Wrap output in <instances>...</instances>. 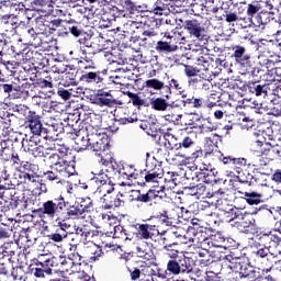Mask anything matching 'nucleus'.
<instances>
[{"mask_svg": "<svg viewBox=\"0 0 281 281\" xmlns=\"http://www.w3.org/2000/svg\"><path fill=\"white\" fill-rule=\"evenodd\" d=\"M165 170L162 165L159 164L156 157L146 160V175L145 182L146 186H150L153 189H149L146 193H142V191L137 190V196L134 199L135 201L144 204L153 205L160 203L167 198V193L165 192V187L159 186L161 180H164Z\"/></svg>", "mask_w": 281, "mask_h": 281, "instance_id": "nucleus-1", "label": "nucleus"}, {"mask_svg": "<svg viewBox=\"0 0 281 281\" xmlns=\"http://www.w3.org/2000/svg\"><path fill=\"white\" fill-rule=\"evenodd\" d=\"M162 137L166 148L183 151L184 154H182L181 157H183L188 164L196 162L205 156V151L201 146H198L195 137L192 134L181 133L176 137L173 134L165 133Z\"/></svg>", "mask_w": 281, "mask_h": 281, "instance_id": "nucleus-2", "label": "nucleus"}, {"mask_svg": "<svg viewBox=\"0 0 281 281\" xmlns=\"http://www.w3.org/2000/svg\"><path fill=\"white\" fill-rule=\"evenodd\" d=\"M66 205L67 203L65 202L64 195H59L42 203L41 198L31 194L24 199V203L22 204L21 210L30 209L32 213L38 214L40 217L54 220L55 216L59 214Z\"/></svg>", "mask_w": 281, "mask_h": 281, "instance_id": "nucleus-3", "label": "nucleus"}, {"mask_svg": "<svg viewBox=\"0 0 281 281\" xmlns=\"http://www.w3.org/2000/svg\"><path fill=\"white\" fill-rule=\"evenodd\" d=\"M79 81L82 83H102L108 70H99L95 53L81 48L80 60L78 61Z\"/></svg>", "mask_w": 281, "mask_h": 281, "instance_id": "nucleus-4", "label": "nucleus"}, {"mask_svg": "<svg viewBox=\"0 0 281 281\" xmlns=\"http://www.w3.org/2000/svg\"><path fill=\"white\" fill-rule=\"evenodd\" d=\"M58 154H50L48 159L50 161V169L56 170L65 180L75 176L76 171V156L66 146L57 148Z\"/></svg>", "mask_w": 281, "mask_h": 281, "instance_id": "nucleus-5", "label": "nucleus"}, {"mask_svg": "<svg viewBox=\"0 0 281 281\" xmlns=\"http://www.w3.org/2000/svg\"><path fill=\"white\" fill-rule=\"evenodd\" d=\"M94 176H98L93 178L95 182L101 183V187L98 188V190L100 191L106 190V193L103 194L101 198V201L103 203V209L112 210V209L124 206L125 202L121 199L123 194L120 195L116 192H114L115 188L113 186L108 188V184H111L112 181L108 177V175H105L104 170H100L98 173H94Z\"/></svg>", "mask_w": 281, "mask_h": 281, "instance_id": "nucleus-6", "label": "nucleus"}, {"mask_svg": "<svg viewBox=\"0 0 281 281\" xmlns=\"http://www.w3.org/2000/svg\"><path fill=\"white\" fill-rule=\"evenodd\" d=\"M250 261L263 272L269 273L273 269V263H281L278 255L271 254L269 247L259 248L250 254Z\"/></svg>", "mask_w": 281, "mask_h": 281, "instance_id": "nucleus-7", "label": "nucleus"}, {"mask_svg": "<svg viewBox=\"0 0 281 281\" xmlns=\"http://www.w3.org/2000/svg\"><path fill=\"white\" fill-rule=\"evenodd\" d=\"M193 269L194 267L192 259L183 255L180 256V258L168 260L165 274L169 273L172 276H179L184 273H191L193 272Z\"/></svg>", "mask_w": 281, "mask_h": 281, "instance_id": "nucleus-8", "label": "nucleus"}, {"mask_svg": "<svg viewBox=\"0 0 281 281\" xmlns=\"http://www.w3.org/2000/svg\"><path fill=\"white\" fill-rule=\"evenodd\" d=\"M236 193H239V199H236L235 203L239 210H245L247 203L249 205H258L262 202V194L258 192H247L240 190V188L235 189Z\"/></svg>", "mask_w": 281, "mask_h": 281, "instance_id": "nucleus-9", "label": "nucleus"}, {"mask_svg": "<svg viewBox=\"0 0 281 281\" xmlns=\"http://www.w3.org/2000/svg\"><path fill=\"white\" fill-rule=\"evenodd\" d=\"M26 61H31L34 68L45 69L49 66V58L45 50L30 49L25 56Z\"/></svg>", "mask_w": 281, "mask_h": 281, "instance_id": "nucleus-10", "label": "nucleus"}, {"mask_svg": "<svg viewBox=\"0 0 281 281\" xmlns=\"http://www.w3.org/2000/svg\"><path fill=\"white\" fill-rule=\"evenodd\" d=\"M135 229H136V236L143 240L154 239L156 236L160 235L159 226L156 224L137 223L135 225Z\"/></svg>", "mask_w": 281, "mask_h": 281, "instance_id": "nucleus-11", "label": "nucleus"}, {"mask_svg": "<svg viewBox=\"0 0 281 281\" xmlns=\"http://www.w3.org/2000/svg\"><path fill=\"white\" fill-rule=\"evenodd\" d=\"M64 125L60 121L52 120L46 123L42 136L45 139L57 142L59 134L64 133Z\"/></svg>", "mask_w": 281, "mask_h": 281, "instance_id": "nucleus-12", "label": "nucleus"}, {"mask_svg": "<svg viewBox=\"0 0 281 281\" xmlns=\"http://www.w3.org/2000/svg\"><path fill=\"white\" fill-rule=\"evenodd\" d=\"M25 125L34 135L43 136L45 127H43L41 116L35 111H29L25 116Z\"/></svg>", "mask_w": 281, "mask_h": 281, "instance_id": "nucleus-13", "label": "nucleus"}, {"mask_svg": "<svg viewBox=\"0 0 281 281\" xmlns=\"http://www.w3.org/2000/svg\"><path fill=\"white\" fill-rule=\"evenodd\" d=\"M231 225L236 227L240 232L248 234L249 233V228L256 227V218L254 217L252 214H249V213L243 214L241 213L239 215L238 220L235 221Z\"/></svg>", "mask_w": 281, "mask_h": 281, "instance_id": "nucleus-14", "label": "nucleus"}, {"mask_svg": "<svg viewBox=\"0 0 281 281\" xmlns=\"http://www.w3.org/2000/svg\"><path fill=\"white\" fill-rule=\"evenodd\" d=\"M94 103L100 106L113 108L117 104V100L114 98L111 90L106 91L100 89L97 91Z\"/></svg>", "mask_w": 281, "mask_h": 281, "instance_id": "nucleus-15", "label": "nucleus"}, {"mask_svg": "<svg viewBox=\"0 0 281 281\" xmlns=\"http://www.w3.org/2000/svg\"><path fill=\"white\" fill-rule=\"evenodd\" d=\"M139 127L145 131L148 136H151L156 143L160 144L162 132L159 124L150 121H142Z\"/></svg>", "mask_w": 281, "mask_h": 281, "instance_id": "nucleus-16", "label": "nucleus"}, {"mask_svg": "<svg viewBox=\"0 0 281 281\" xmlns=\"http://www.w3.org/2000/svg\"><path fill=\"white\" fill-rule=\"evenodd\" d=\"M269 87L271 83H260V80L249 81L246 85V91L256 97H269Z\"/></svg>", "mask_w": 281, "mask_h": 281, "instance_id": "nucleus-17", "label": "nucleus"}, {"mask_svg": "<svg viewBox=\"0 0 281 281\" xmlns=\"http://www.w3.org/2000/svg\"><path fill=\"white\" fill-rule=\"evenodd\" d=\"M232 50H233V54L231 57L241 68H245L251 61V56L247 53V48L240 45H236V46H233Z\"/></svg>", "mask_w": 281, "mask_h": 281, "instance_id": "nucleus-18", "label": "nucleus"}, {"mask_svg": "<svg viewBox=\"0 0 281 281\" xmlns=\"http://www.w3.org/2000/svg\"><path fill=\"white\" fill-rule=\"evenodd\" d=\"M160 268L157 263L153 266H147L142 262V281H154V277H159L161 279H167V274L160 273Z\"/></svg>", "mask_w": 281, "mask_h": 281, "instance_id": "nucleus-19", "label": "nucleus"}, {"mask_svg": "<svg viewBox=\"0 0 281 281\" xmlns=\"http://www.w3.org/2000/svg\"><path fill=\"white\" fill-rule=\"evenodd\" d=\"M15 194L16 190L14 188H8L3 191L4 200L0 202V211L9 212L11 210H15Z\"/></svg>", "mask_w": 281, "mask_h": 281, "instance_id": "nucleus-20", "label": "nucleus"}, {"mask_svg": "<svg viewBox=\"0 0 281 281\" xmlns=\"http://www.w3.org/2000/svg\"><path fill=\"white\" fill-rule=\"evenodd\" d=\"M184 30L191 37L201 40L205 33V29L198 20H188L184 22Z\"/></svg>", "mask_w": 281, "mask_h": 281, "instance_id": "nucleus-21", "label": "nucleus"}, {"mask_svg": "<svg viewBox=\"0 0 281 281\" xmlns=\"http://www.w3.org/2000/svg\"><path fill=\"white\" fill-rule=\"evenodd\" d=\"M64 202L66 203V205L61 209V213L63 215H65V218L78 220L80 217H83V214L81 213L77 201L72 205H70V202L66 201V199H64Z\"/></svg>", "mask_w": 281, "mask_h": 281, "instance_id": "nucleus-22", "label": "nucleus"}, {"mask_svg": "<svg viewBox=\"0 0 281 281\" xmlns=\"http://www.w3.org/2000/svg\"><path fill=\"white\" fill-rule=\"evenodd\" d=\"M65 35L71 34L75 37L85 36L86 32L81 23L76 22L75 20H69L64 23V30H61Z\"/></svg>", "mask_w": 281, "mask_h": 281, "instance_id": "nucleus-23", "label": "nucleus"}, {"mask_svg": "<svg viewBox=\"0 0 281 281\" xmlns=\"http://www.w3.org/2000/svg\"><path fill=\"white\" fill-rule=\"evenodd\" d=\"M173 0H157L151 9L148 11H153L157 15H167L169 12H172Z\"/></svg>", "mask_w": 281, "mask_h": 281, "instance_id": "nucleus-24", "label": "nucleus"}, {"mask_svg": "<svg viewBox=\"0 0 281 281\" xmlns=\"http://www.w3.org/2000/svg\"><path fill=\"white\" fill-rule=\"evenodd\" d=\"M212 198L224 200L229 203L234 202L235 205L236 200L240 199V196H236V194H238L237 192L234 193V191H232L228 188H220L218 190H212Z\"/></svg>", "mask_w": 281, "mask_h": 281, "instance_id": "nucleus-25", "label": "nucleus"}, {"mask_svg": "<svg viewBox=\"0 0 281 281\" xmlns=\"http://www.w3.org/2000/svg\"><path fill=\"white\" fill-rule=\"evenodd\" d=\"M238 274L241 279L244 278L249 281H258V278H260V272L256 270V267L246 262H241Z\"/></svg>", "mask_w": 281, "mask_h": 281, "instance_id": "nucleus-26", "label": "nucleus"}, {"mask_svg": "<svg viewBox=\"0 0 281 281\" xmlns=\"http://www.w3.org/2000/svg\"><path fill=\"white\" fill-rule=\"evenodd\" d=\"M172 89L177 90L179 92V95L181 98H187V92L184 90V85L179 81L178 79H171L169 81V86L165 87L166 94L164 95L166 99L170 100L172 95Z\"/></svg>", "mask_w": 281, "mask_h": 281, "instance_id": "nucleus-27", "label": "nucleus"}, {"mask_svg": "<svg viewBox=\"0 0 281 281\" xmlns=\"http://www.w3.org/2000/svg\"><path fill=\"white\" fill-rule=\"evenodd\" d=\"M182 105L186 109L200 110L205 106V100H203L202 97H194L186 93V98H182Z\"/></svg>", "mask_w": 281, "mask_h": 281, "instance_id": "nucleus-28", "label": "nucleus"}, {"mask_svg": "<svg viewBox=\"0 0 281 281\" xmlns=\"http://www.w3.org/2000/svg\"><path fill=\"white\" fill-rule=\"evenodd\" d=\"M184 189H189L190 194L200 198H209L212 199V191L207 189V186L200 183L196 186L190 184L189 187H186Z\"/></svg>", "mask_w": 281, "mask_h": 281, "instance_id": "nucleus-29", "label": "nucleus"}, {"mask_svg": "<svg viewBox=\"0 0 281 281\" xmlns=\"http://www.w3.org/2000/svg\"><path fill=\"white\" fill-rule=\"evenodd\" d=\"M1 249L2 259L7 258L8 261H14L13 258L19 251V244L14 241L4 243Z\"/></svg>", "mask_w": 281, "mask_h": 281, "instance_id": "nucleus-30", "label": "nucleus"}, {"mask_svg": "<svg viewBox=\"0 0 281 281\" xmlns=\"http://www.w3.org/2000/svg\"><path fill=\"white\" fill-rule=\"evenodd\" d=\"M156 15V13L149 11L143 19H136V21L147 26L149 31H155L156 29H159L161 24V20L157 19Z\"/></svg>", "mask_w": 281, "mask_h": 281, "instance_id": "nucleus-31", "label": "nucleus"}, {"mask_svg": "<svg viewBox=\"0 0 281 281\" xmlns=\"http://www.w3.org/2000/svg\"><path fill=\"white\" fill-rule=\"evenodd\" d=\"M222 266L225 268H228L232 270V274L234 273H239L240 272V267H243V262L240 261V258H236L232 255H226L223 258Z\"/></svg>", "mask_w": 281, "mask_h": 281, "instance_id": "nucleus-32", "label": "nucleus"}, {"mask_svg": "<svg viewBox=\"0 0 281 281\" xmlns=\"http://www.w3.org/2000/svg\"><path fill=\"white\" fill-rule=\"evenodd\" d=\"M29 52H31V49L24 47L22 43H9L5 50L8 55L22 56L23 60H26Z\"/></svg>", "mask_w": 281, "mask_h": 281, "instance_id": "nucleus-33", "label": "nucleus"}, {"mask_svg": "<svg viewBox=\"0 0 281 281\" xmlns=\"http://www.w3.org/2000/svg\"><path fill=\"white\" fill-rule=\"evenodd\" d=\"M95 137V142L91 143L89 148L94 153V156H98L99 154L111 147V145L108 136L101 138L99 136Z\"/></svg>", "mask_w": 281, "mask_h": 281, "instance_id": "nucleus-34", "label": "nucleus"}, {"mask_svg": "<svg viewBox=\"0 0 281 281\" xmlns=\"http://www.w3.org/2000/svg\"><path fill=\"white\" fill-rule=\"evenodd\" d=\"M85 255L88 257L91 261H97L104 255L102 247L99 245H95L93 243H90L89 245L85 246Z\"/></svg>", "mask_w": 281, "mask_h": 281, "instance_id": "nucleus-35", "label": "nucleus"}, {"mask_svg": "<svg viewBox=\"0 0 281 281\" xmlns=\"http://www.w3.org/2000/svg\"><path fill=\"white\" fill-rule=\"evenodd\" d=\"M82 133L85 132H78L74 138L76 145L75 149H77V151H85L91 146V138L89 137V134L82 135Z\"/></svg>", "mask_w": 281, "mask_h": 281, "instance_id": "nucleus-36", "label": "nucleus"}, {"mask_svg": "<svg viewBox=\"0 0 281 281\" xmlns=\"http://www.w3.org/2000/svg\"><path fill=\"white\" fill-rule=\"evenodd\" d=\"M26 37H27V43L31 46H34L35 48L42 47L44 38H47L46 35L36 32L34 29L27 30Z\"/></svg>", "mask_w": 281, "mask_h": 281, "instance_id": "nucleus-37", "label": "nucleus"}, {"mask_svg": "<svg viewBox=\"0 0 281 281\" xmlns=\"http://www.w3.org/2000/svg\"><path fill=\"white\" fill-rule=\"evenodd\" d=\"M150 106L153 110L157 112H165L169 111L172 105L169 103L168 99L161 98V97H153L150 99Z\"/></svg>", "mask_w": 281, "mask_h": 281, "instance_id": "nucleus-38", "label": "nucleus"}, {"mask_svg": "<svg viewBox=\"0 0 281 281\" xmlns=\"http://www.w3.org/2000/svg\"><path fill=\"white\" fill-rule=\"evenodd\" d=\"M192 180L203 181L206 183H212L213 181H216V179L214 178V172L206 168H200L198 171H195Z\"/></svg>", "mask_w": 281, "mask_h": 281, "instance_id": "nucleus-39", "label": "nucleus"}, {"mask_svg": "<svg viewBox=\"0 0 281 281\" xmlns=\"http://www.w3.org/2000/svg\"><path fill=\"white\" fill-rule=\"evenodd\" d=\"M212 77V75L210 72H205L195 76L192 80H191V85L195 88H202L204 90H209L210 89V78Z\"/></svg>", "mask_w": 281, "mask_h": 281, "instance_id": "nucleus-40", "label": "nucleus"}, {"mask_svg": "<svg viewBox=\"0 0 281 281\" xmlns=\"http://www.w3.org/2000/svg\"><path fill=\"white\" fill-rule=\"evenodd\" d=\"M122 113L124 117L119 119V123L122 125L138 121V115L134 112L133 108L124 106L122 108Z\"/></svg>", "mask_w": 281, "mask_h": 281, "instance_id": "nucleus-41", "label": "nucleus"}, {"mask_svg": "<svg viewBox=\"0 0 281 281\" xmlns=\"http://www.w3.org/2000/svg\"><path fill=\"white\" fill-rule=\"evenodd\" d=\"M267 147L261 149L262 156H266V159L269 161H273L281 157V148L278 146L267 145Z\"/></svg>", "mask_w": 281, "mask_h": 281, "instance_id": "nucleus-42", "label": "nucleus"}, {"mask_svg": "<svg viewBox=\"0 0 281 281\" xmlns=\"http://www.w3.org/2000/svg\"><path fill=\"white\" fill-rule=\"evenodd\" d=\"M95 157H97L98 162L104 167L113 165V162L115 161L114 154L111 151L110 147L108 149H105L104 151H101L98 155H95Z\"/></svg>", "mask_w": 281, "mask_h": 281, "instance_id": "nucleus-43", "label": "nucleus"}, {"mask_svg": "<svg viewBox=\"0 0 281 281\" xmlns=\"http://www.w3.org/2000/svg\"><path fill=\"white\" fill-rule=\"evenodd\" d=\"M259 239L263 247H268V249H270L271 246H278L281 243L280 236L271 234V232L269 234H262Z\"/></svg>", "mask_w": 281, "mask_h": 281, "instance_id": "nucleus-44", "label": "nucleus"}, {"mask_svg": "<svg viewBox=\"0 0 281 281\" xmlns=\"http://www.w3.org/2000/svg\"><path fill=\"white\" fill-rule=\"evenodd\" d=\"M143 261H134L131 266L127 267L130 272L131 280L133 281H142L143 278V269H142Z\"/></svg>", "mask_w": 281, "mask_h": 281, "instance_id": "nucleus-45", "label": "nucleus"}, {"mask_svg": "<svg viewBox=\"0 0 281 281\" xmlns=\"http://www.w3.org/2000/svg\"><path fill=\"white\" fill-rule=\"evenodd\" d=\"M54 218H56V231L68 232V229L71 228V224L67 222L70 218H66V215L63 213V211L54 215Z\"/></svg>", "mask_w": 281, "mask_h": 281, "instance_id": "nucleus-46", "label": "nucleus"}, {"mask_svg": "<svg viewBox=\"0 0 281 281\" xmlns=\"http://www.w3.org/2000/svg\"><path fill=\"white\" fill-rule=\"evenodd\" d=\"M45 262L49 263V266L52 267H59L58 271L60 272H63L64 267H66L67 265L68 267L74 266V262L69 258L63 256H59L58 258L54 257L52 259L45 260Z\"/></svg>", "mask_w": 281, "mask_h": 281, "instance_id": "nucleus-47", "label": "nucleus"}, {"mask_svg": "<svg viewBox=\"0 0 281 281\" xmlns=\"http://www.w3.org/2000/svg\"><path fill=\"white\" fill-rule=\"evenodd\" d=\"M158 33L155 31H144L142 37H138L136 42H139V45L145 48H150L153 46V37L157 36Z\"/></svg>", "mask_w": 281, "mask_h": 281, "instance_id": "nucleus-48", "label": "nucleus"}, {"mask_svg": "<svg viewBox=\"0 0 281 281\" xmlns=\"http://www.w3.org/2000/svg\"><path fill=\"white\" fill-rule=\"evenodd\" d=\"M49 18H37L35 21V30L37 33L43 34L44 36H47L49 34Z\"/></svg>", "mask_w": 281, "mask_h": 281, "instance_id": "nucleus-49", "label": "nucleus"}, {"mask_svg": "<svg viewBox=\"0 0 281 281\" xmlns=\"http://www.w3.org/2000/svg\"><path fill=\"white\" fill-rule=\"evenodd\" d=\"M263 46H266V49L269 54H278V52H281V32L277 33L276 41H266Z\"/></svg>", "mask_w": 281, "mask_h": 281, "instance_id": "nucleus-50", "label": "nucleus"}, {"mask_svg": "<svg viewBox=\"0 0 281 281\" xmlns=\"http://www.w3.org/2000/svg\"><path fill=\"white\" fill-rule=\"evenodd\" d=\"M0 47H1V50H0L1 60L7 66V68H10V66H18L16 61H7L3 59V55L7 54L9 43L7 40V35L1 33H0Z\"/></svg>", "mask_w": 281, "mask_h": 281, "instance_id": "nucleus-51", "label": "nucleus"}, {"mask_svg": "<svg viewBox=\"0 0 281 281\" xmlns=\"http://www.w3.org/2000/svg\"><path fill=\"white\" fill-rule=\"evenodd\" d=\"M247 166H251V164H247V159L245 158H235V162L233 166V171H231V175L240 177L244 175L245 168Z\"/></svg>", "mask_w": 281, "mask_h": 281, "instance_id": "nucleus-52", "label": "nucleus"}, {"mask_svg": "<svg viewBox=\"0 0 281 281\" xmlns=\"http://www.w3.org/2000/svg\"><path fill=\"white\" fill-rule=\"evenodd\" d=\"M128 98H130V102L137 108L138 110L142 109V106L144 108H148L149 103H147V101L145 99H142L140 95L138 93H134L131 91H126L125 93Z\"/></svg>", "mask_w": 281, "mask_h": 281, "instance_id": "nucleus-53", "label": "nucleus"}, {"mask_svg": "<svg viewBox=\"0 0 281 281\" xmlns=\"http://www.w3.org/2000/svg\"><path fill=\"white\" fill-rule=\"evenodd\" d=\"M78 206L80 207V212L82 215L85 213H91L94 211V204L91 198H80L78 201H76Z\"/></svg>", "mask_w": 281, "mask_h": 281, "instance_id": "nucleus-54", "label": "nucleus"}, {"mask_svg": "<svg viewBox=\"0 0 281 281\" xmlns=\"http://www.w3.org/2000/svg\"><path fill=\"white\" fill-rule=\"evenodd\" d=\"M204 228H194V233L192 234V244L193 246H202L203 243L207 240V233L203 231Z\"/></svg>", "mask_w": 281, "mask_h": 281, "instance_id": "nucleus-55", "label": "nucleus"}, {"mask_svg": "<svg viewBox=\"0 0 281 281\" xmlns=\"http://www.w3.org/2000/svg\"><path fill=\"white\" fill-rule=\"evenodd\" d=\"M78 72H79V70L66 72L63 77V80L65 81L63 85L64 86H78V83L80 82V76L78 77Z\"/></svg>", "mask_w": 281, "mask_h": 281, "instance_id": "nucleus-56", "label": "nucleus"}, {"mask_svg": "<svg viewBox=\"0 0 281 281\" xmlns=\"http://www.w3.org/2000/svg\"><path fill=\"white\" fill-rule=\"evenodd\" d=\"M20 179L22 180L21 183H25L27 186H37L38 183L36 172L21 171Z\"/></svg>", "mask_w": 281, "mask_h": 281, "instance_id": "nucleus-57", "label": "nucleus"}, {"mask_svg": "<svg viewBox=\"0 0 281 281\" xmlns=\"http://www.w3.org/2000/svg\"><path fill=\"white\" fill-rule=\"evenodd\" d=\"M278 85L270 83L268 95H272L271 102L281 105V88Z\"/></svg>", "mask_w": 281, "mask_h": 281, "instance_id": "nucleus-58", "label": "nucleus"}, {"mask_svg": "<svg viewBox=\"0 0 281 281\" xmlns=\"http://www.w3.org/2000/svg\"><path fill=\"white\" fill-rule=\"evenodd\" d=\"M136 171L137 169H135V166L131 165H122V167H120L117 170L120 176L128 180H133Z\"/></svg>", "mask_w": 281, "mask_h": 281, "instance_id": "nucleus-59", "label": "nucleus"}, {"mask_svg": "<svg viewBox=\"0 0 281 281\" xmlns=\"http://www.w3.org/2000/svg\"><path fill=\"white\" fill-rule=\"evenodd\" d=\"M278 71H281V69L266 71L263 75L266 83L278 86V82H281V75H278Z\"/></svg>", "mask_w": 281, "mask_h": 281, "instance_id": "nucleus-60", "label": "nucleus"}, {"mask_svg": "<svg viewBox=\"0 0 281 281\" xmlns=\"http://www.w3.org/2000/svg\"><path fill=\"white\" fill-rule=\"evenodd\" d=\"M112 237L115 239H120L122 241H126L128 239L127 231L122 225H116L113 227V232H111Z\"/></svg>", "mask_w": 281, "mask_h": 281, "instance_id": "nucleus-61", "label": "nucleus"}, {"mask_svg": "<svg viewBox=\"0 0 281 281\" xmlns=\"http://www.w3.org/2000/svg\"><path fill=\"white\" fill-rule=\"evenodd\" d=\"M44 177L47 181L57 183V184H64L66 182V180L56 171L50 169L49 171H46L44 173Z\"/></svg>", "mask_w": 281, "mask_h": 281, "instance_id": "nucleus-62", "label": "nucleus"}, {"mask_svg": "<svg viewBox=\"0 0 281 281\" xmlns=\"http://www.w3.org/2000/svg\"><path fill=\"white\" fill-rule=\"evenodd\" d=\"M257 23L260 25H267L270 24L273 20V12L271 11H261L257 15Z\"/></svg>", "mask_w": 281, "mask_h": 281, "instance_id": "nucleus-63", "label": "nucleus"}, {"mask_svg": "<svg viewBox=\"0 0 281 281\" xmlns=\"http://www.w3.org/2000/svg\"><path fill=\"white\" fill-rule=\"evenodd\" d=\"M245 74L251 76L252 78H261L262 77V72H265V69H260L256 66H254V64H251V61L243 68Z\"/></svg>", "mask_w": 281, "mask_h": 281, "instance_id": "nucleus-64", "label": "nucleus"}]
</instances>
